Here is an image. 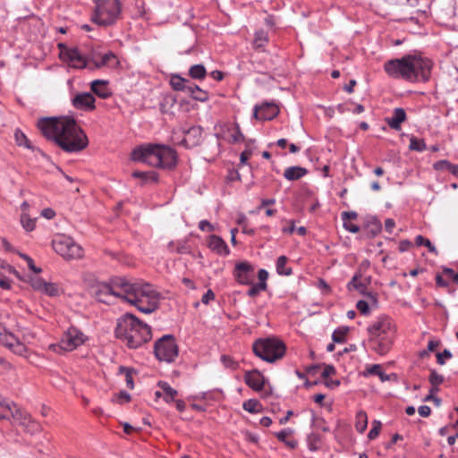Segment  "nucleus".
<instances>
[{
    "instance_id": "nucleus-1",
    "label": "nucleus",
    "mask_w": 458,
    "mask_h": 458,
    "mask_svg": "<svg viewBox=\"0 0 458 458\" xmlns=\"http://www.w3.org/2000/svg\"><path fill=\"white\" fill-rule=\"evenodd\" d=\"M95 294L104 303H108L112 296L123 299L144 313H151L158 307V293L151 284H132L123 277H114L108 283L99 284Z\"/></svg>"
},
{
    "instance_id": "nucleus-2",
    "label": "nucleus",
    "mask_w": 458,
    "mask_h": 458,
    "mask_svg": "<svg viewBox=\"0 0 458 458\" xmlns=\"http://www.w3.org/2000/svg\"><path fill=\"white\" fill-rule=\"evenodd\" d=\"M72 116H43L37 126L42 135L52 140L66 152H79L88 144V138Z\"/></svg>"
},
{
    "instance_id": "nucleus-3",
    "label": "nucleus",
    "mask_w": 458,
    "mask_h": 458,
    "mask_svg": "<svg viewBox=\"0 0 458 458\" xmlns=\"http://www.w3.org/2000/svg\"><path fill=\"white\" fill-rule=\"evenodd\" d=\"M432 62L417 55H407L402 58L391 59L385 63V72L393 78L403 79L411 82L428 81Z\"/></svg>"
},
{
    "instance_id": "nucleus-4",
    "label": "nucleus",
    "mask_w": 458,
    "mask_h": 458,
    "mask_svg": "<svg viewBox=\"0 0 458 458\" xmlns=\"http://www.w3.org/2000/svg\"><path fill=\"white\" fill-rule=\"evenodd\" d=\"M61 49L60 57L63 61L75 69H89V71L102 68H114L119 64L117 56L113 52L101 53L98 48H92L87 55H82L76 47H64Z\"/></svg>"
},
{
    "instance_id": "nucleus-5",
    "label": "nucleus",
    "mask_w": 458,
    "mask_h": 458,
    "mask_svg": "<svg viewBox=\"0 0 458 458\" xmlns=\"http://www.w3.org/2000/svg\"><path fill=\"white\" fill-rule=\"evenodd\" d=\"M114 335L131 349L140 347L152 337L150 327L131 313L117 318Z\"/></svg>"
},
{
    "instance_id": "nucleus-6",
    "label": "nucleus",
    "mask_w": 458,
    "mask_h": 458,
    "mask_svg": "<svg viewBox=\"0 0 458 458\" xmlns=\"http://www.w3.org/2000/svg\"><path fill=\"white\" fill-rule=\"evenodd\" d=\"M131 159L155 167L172 169L176 165L177 155L174 149L165 145L146 144L132 150Z\"/></svg>"
},
{
    "instance_id": "nucleus-7",
    "label": "nucleus",
    "mask_w": 458,
    "mask_h": 458,
    "mask_svg": "<svg viewBox=\"0 0 458 458\" xmlns=\"http://www.w3.org/2000/svg\"><path fill=\"white\" fill-rule=\"evenodd\" d=\"M252 351L259 359L273 363L284 357L285 345L276 337L259 338L254 341Z\"/></svg>"
},
{
    "instance_id": "nucleus-8",
    "label": "nucleus",
    "mask_w": 458,
    "mask_h": 458,
    "mask_svg": "<svg viewBox=\"0 0 458 458\" xmlns=\"http://www.w3.org/2000/svg\"><path fill=\"white\" fill-rule=\"evenodd\" d=\"M120 12L119 0H96L92 21L101 26H109L115 22Z\"/></svg>"
},
{
    "instance_id": "nucleus-9",
    "label": "nucleus",
    "mask_w": 458,
    "mask_h": 458,
    "mask_svg": "<svg viewBox=\"0 0 458 458\" xmlns=\"http://www.w3.org/2000/svg\"><path fill=\"white\" fill-rule=\"evenodd\" d=\"M54 250L64 259H81L83 257V249L72 238L61 234L52 241Z\"/></svg>"
},
{
    "instance_id": "nucleus-10",
    "label": "nucleus",
    "mask_w": 458,
    "mask_h": 458,
    "mask_svg": "<svg viewBox=\"0 0 458 458\" xmlns=\"http://www.w3.org/2000/svg\"><path fill=\"white\" fill-rule=\"evenodd\" d=\"M178 345L173 335L159 338L154 345V353L160 361L173 362L178 356Z\"/></svg>"
},
{
    "instance_id": "nucleus-11",
    "label": "nucleus",
    "mask_w": 458,
    "mask_h": 458,
    "mask_svg": "<svg viewBox=\"0 0 458 458\" xmlns=\"http://www.w3.org/2000/svg\"><path fill=\"white\" fill-rule=\"evenodd\" d=\"M86 339V335L81 330L74 327H71L64 334L59 344L51 345V348H53L55 352H57V349L64 350L65 352H72L83 344Z\"/></svg>"
},
{
    "instance_id": "nucleus-12",
    "label": "nucleus",
    "mask_w": 458,
    "mask_h": 458,
    "mask_svg": "<svg viewBox=\"0 0 458 458\" xmlns=\"http://www.w3.org/2000/svg\"><path fill=\"white\" fill-rule=\"evenodd\" d=\"M369 337L389 335L394 334V325L392 319L385 315L379 316L376 321H374L368 327Z\"/></svg>"
},
{
    "instance_id": "nucleus-13",
    "label": "nucleus",
    "mask_w": 458,
    "mask_h": 458,
    "mask_svg": "<svg viewBox=\"0 0 458 458\" xmlns=\"http://www.w3.org/2000/svg\"><path fill=\"white\" fill-rule=\"evenodd\" d=\"M394 335L369 337L368 342L371 351L379 355H386L392 348Z\"/></svg>"
},
{
    "instance_id": "nucleus-14",
    "label": "nucleus",
    "mask_w": 458,
    "mask_h": 458,
    "mask_svg": "<svg viewBox=\"0 0 458 458\" xmlns=\"http://www.w3.org/2000/svg\"><path fill=\"white\" fill-rule=\"evenodd\" d=\"M254 267L247 261L239 262L235 265L233 276L241 284H252L254 280Z\"/></svg>"
},
{
    "instance_id": "nucleus-15",
    "label": "nucleus",
    "mask_w": 458,
    "mask_h": 458,
    "mask_svg": "<svg viewBox=\"0 0 458 458\" xmlns=\"http://www.w3.org/2000/svg\"><path fill=\"white\" fill-rule=\"evenodd\" d=\"M371 283V277L370 276H362L360 273H356L352 280L348 283L347 288L348 290H356L360 294L368 296L371 299H373L375 301H377L374 294L372 293H368L367 289L368 286Z\"/></svg>"
},
{
    "instance_id": "nucleus-16",
    "label": "nucleus",
    "mask_w": 458,
    "mask_h": 458,
    "mask_svg": "<svg viewBox=\"0 0 458 458\" xmlns=\"http://www.w3.org/2000/svg\"><path fill=\"white\" fill-rule=\"evenodd\" d=\"M202 140V129L199 126H192L184 131V137L179 142L186 148H192L200 144Z\"/></svg>"
},
{
    "instance_id": "nucleus-17",
    "label": "nucleus",
    "mask_w": 458,
    "mask_h": 458,
    "mask_svg": "<svg viewBox=\"0 0 458 458\" xmlns=\"http://www.w3.org/2000/svg\"><path fill=\"white\" fill-rule=\"evenodd\" d=\"M265 380L264 376L258 369L247 371L244 375L246 385L257 392L264 388Z\"/></svg>"
},
{
    "instance_id": "nucleus-18",
    "label": "nucleus",
    "mask_w": 458,
    "mask_h": 458,
    "mask_svg": "<svg viewBox=\"0 0 458 458\" xmlns=\"http://www.w3.org/2000/svg\"><path fill=\"white\" fill-rule=\"evenodd\" d=\"M95 98L90 93H82L77 95L73 100V106L80 110L90 112L94 109Z\"/></svg>"
},
{
    "instance_id": "nucleus-19",
    "label": "nucleus",
    "mask_w": 458,
    "mask_h": 458,
    "mask_svg": "<svg viewBox=\"0 0 458 458\" xmlns=\"http://www.w3.org/2000/svg\"><path fill=\"white\" fill-rule=\"evenodd\" d=\"M208 246L217 255L227 256L230 254V250L225 242L220 236L216 234L208 236Z\"/></svg>"
},
{
    "instance_id": "nucleus-20",
    "label": "nucleus",
    "mask_w": 458,
    "mask_h": 458,
    "mask_svg": "<svg viewBox=\"0 0 458 458\" xmlns=\"http://www.w3.org/2000/svg\"><path fill=\"white\" fill-rule=\"evenodd\" d=\"M11 411L12 417L17 420L20 425L28 427L30 424H33L37 429L39 428V425L32 420L31 416L26 411L16 406L13 407Z\"/></svg>"
},
{
    "instance_id": "nucleus-21",
    "label": "nucleus",
    "mask_w": 458,
    "mask_h": 458,
    "mask_svg": "<svg viewBox=\"0 0 458 458\" xmlns=\"http://www.w3.org/2000/svg\"><path fill=\"white\" fill-rule=\"evenodd\" d=\"M91 90L94 94L101 98H106L111 96V90L108 88V81L103 80H96L91 82Z\"/></svg>"
},
{
    "instance_id": "nucleus-22",
    "label": "nucleus",
    "mask_w": 458,
    "mask_h": 458,
    "mask_svg": "<svg viewBox=\"0 0 458 458\" xmlns=\"http://www.w3.org/2000/svg\"><path fill=\"white\" fill-rule=\"evenodd\" d=\"M308 174V170L301 166H290L284 172V177L288 181H296Z\"/></svg>"
},
{
    "instance_id": "nucleus-23",
    "label": "nucleus",
    "mask_w": 458,
    "mask_h": 458,
    "mask_svg": "<svg viewBox=\"0 0 458 458\" xmlns=\"http://www.w3.org/2000/svg\"><path fill=\"white\" fill-rule=\"evenodd\" d=\"M259 112H267L269 114H279L281 110L274 102H264L254 106L253 114H258Z\"/></svg>"
},
{
    "instance_id": "nucleus-24",
    "label": "nucleus",
    "mask_w": 458,
    "mask_h": 458,
    "mask_svg": "<svg viewBox=\"0 0 458 458\" xmlns=\"http://www.w3.org/2000/svg\"><path fill=\"white\" fill-rule=\"evenodd\" d=\"M14 139H15L16 144L18 146L24 147V148H26L28 149H31L33 151L37 150L39 153L43 154L40 149L34 148V146L31 144L30 140L27 138V136L20 129H16V131L14 132Z\"/></svg>"
},
{
    "instance_id": "nucleus-25",
    "label": "nucleus",
    "mask_w": 458,
    "mask_h": 458,
    "mask_svg": "<svg viewBox=\"0 0 458 458\" xmlns=\"http://www.w3.org/2000/svg\"><path fill=\"white\" fill-rule=\"evenodd\" d=\"M170 84L174 90H182L188 93V88L191 83L179 75H173L170 80Z\"/></svg>"
},
{
    "instance_id": "nucleus-26",
    "label": "nucleus",
    "mask_w": 458,
    "mask_h": 458,
    "mask_svg": "<svg viewBox=\"0 0 458 458\" xmlns=\"http://www.w3.org/2000/svg\"><path fill=\"white\" fill-rule=\"evenodd\" d=\"M131 175L134 178L140 179L143 183L157 182L158 181V174L154 171H134Z\"/></svg>"
},
{
    "instance_id": "nucleus-27",
    "label": "nucleus",
    "mask_w": 458,
    "mask_h": 458,
    "mask_svg": "<svg viewBox=\"0 0 458 458\" xmlns=\"http://www.w3.org/2000/svg\"><path fill=\"white\" fill-rule=\"evenodd\" d=\"M228 138L232 142H239L243 140L244 136L240 130V126L237 123L227 125Z\"/></svg>"
},
{
    "instance_id": "nucleus-28",
    "label": "nucleus",
    "mask_w": 458,
    "mask_h": 458,
    "mask_svg": "<svg viewBox=\"0 0 458 458\" xmlns=\"http://www.w3.org/2000/svg\"><path fill=\"white\" fill-rule=\"evenodd\" d=\"M157 386L163 391V397L166 403H170L174 401V397L177 395V391L170 386V385L164 381H159Z\"/></svg>"
},
{
    "instance_id": "nucleus-29",
    "label": "nucleus",
    "mask_w": 458,
    "mask_h": 458,
    "mask_svg": "<svg viewBox=\"0 0 458 458\" xmlns=\"http://www.w3.org/2000/svg\"><path fill=\"white\" fill-rule=\"evenodd\" d=\"M369 375L378 376L382 382L390 380V377H391L390 375L386 374L382 370V367L379 364H374V365H371L369 368H367L366 371L364 372V376H369Z\"/></svg>"
},
{
    "instance_id": "nucleus-30",
    "label": "nucleus",
    "mask_w": 458,
    "mask_h": 458,
    "mask_svg": "<svg viewBox=\"0 0 458 458\" xmlns=\"http://www.w3.org/2000/svg\"><path fill=\"white\" fill-rule=\"evenodd\" d=\"M188 94H190L194 99L204 102L208 98L207 91L201 89L197 85L191 83V87L188 88Z\"/></svg>"
},
{
    "instance_id": "nucleus-31",
    "label": "nucleus",
    "mask_w": 458,
    "mask_h": 458,
    "mask_svg": "<svg viewBox=\"0 0 458 458\" xmlns=\"http://www.w3.org/2000/svg\"><path fill=\"white\" fill-rule=\"evenodd\" d=\"M337 112L339 113H362L364 112V106L360 104L354 103H344L337 106Z\"/></svg>"
},
{
    "instance_id": "nucleus-32",
    "label": "nucleus",
    "mask_w": 458,
    "mask_h": 458,
    "mask_svg": "<svg viewBox=\"0 0 458 458\" xmlns=\"http://www.w3.org/2000/svg\"><path fill=\"white\" fill-rule=\"evenodd\" d=\"M287 258L285 256H280L276 260V272L282 276H290L293 270L290 267L286 266Z\"/></svg>"
},
{
    "instance_id": "nucleus-33",
    "label": "nucleus",
    "mask_w": 458,
    "mask_h": 458,
    "mask_svg": "<svg viewBox=\"0 0 458 458\" xmlns=\"http://www.w3.org/2000/svg\"><path fill=\"white\" fill-rule=\"evenodd\" d=\"M189 75L195 80H203L207 75V71L204 65L195 64L190 68Z\"/></svg>"
},
{
    "instance_id": "nucleus-34",
    "label": "nucleus",
    "mask_w": 458,
    "mask_h": 458,
    "mask_svg": "<svg viewBox=\"0 0 458 458\" xmlns=\"http://www.w3.org/2000/svg\"><path fill=\"white\" fill-rule=\"evenodd\" d=\"M133 372V369L125 366H120L118 369V373L124 376L126 385L130 389H132L134 387L132 377Z\"/></svg>"
},
{
    "instance_id": "nucleus-35",
    "label": "nucleus",
    "mask_w": 458,
    "mask_h": 458,
    "mask_svg": "<svg viewBox=\"0 0 458 458\" xmlns=\"http://www.w3.org/2000/svg\"><path fill=\"white\" fill-rule=\"evenodd\" d=\"M368 425V417L365 411H360L356 414L355 428L358 432L363 433Z\"/></svg>"
},
{
    "instance_id": "nucleus-36",
    "label": "nucleus",
    "mask_w": 458,
    "mask_h": 458,
    "mask_svg": "<svg viewBox=\"0 0 458 458\" xmlns=\"http://www.w3.org/2000/svg\"><path fill=\"white\" fill-rule=\"evenodd\" d=\"M22 281L29 283L33 290L37 292H40L46 283V281L42 277L38 276V274L35 276H28L27 279H23Z\"/></svg>"
},
{
    "instance_id": "nucleus-37",
    "label": "nucleus",
    "mask_w": 458,
    "mask_h": 458,
    "mask_svg": "<svg viewBox=\"0 0 458 458\" xmlns=\"http://www.w3.org/2000/svg\"><path fill=\"white\" fill-rule=\"evenodd\" d=\"M242 408L250 413H258L261 411L262 405L256 399H249L243 403Z\"/></svg>"
},
{
    "instance_id": "nucleus-38",
    "label": "nucleus",
    "mask_w": 458,
    "mask_h": 458,
    "mask_svg": "<svg viewBox=\"0 0 458 458\" xmlns=\"http://www.w3.org/2000/svg\"><path fill=\"white\" fill-rule=\"evenodd\" d=\"M40 293L50 296V297H55L60 294V289L56 284L54 283H45Z\"/></svg>"
},
{
    "instance_id": "nucleus-39",
    "label": "nucleus",
    "mask_w": 458,
    "mask_h": 458,
    "mask_svg": "<svg viewBox=\"0 0 458 458\" xmlns=\"http://www.w3.org/2000/svg\"><path fill=\"white\" fill-rule=\"evenodd\" d=\"M382 229L381 222L376 218L371 217L368 223H367V230L372 236H376L377 233H380Z\"/></svg>"
},
{
    "instance_id": "nucleus-40",
    "label": "nucleus",
    "mask_w": 458,
    "mask_h": 458,
    "mask_svg": "<svg viewBox=\"0 0 458 458\" xmlns=\"http://www.w3.org/2000/svg\"><path fill=\"white\" fill-rule=\"evenodd\" d=\"M321 443V438L318 434L310 433L307 437V444L308 447L310 451L314 452L319 449Z\"/></svg>"
},
{
    "instance_id": "nucleus-41",
    "label": "nucleus",
    "mask_w": 458,
    "mask_h": 458,
    "mask_svg": "<svg viewBox=\"0 0 458 458\" xmlns=\"http://www.w3.org/2000/svg\"><path fill=\"white\" fill-rule=\"evenodd\" d=\"M11 337L15 341V344H5L14 353L23 355L27 352L25 344L21 343L13 335Z\"/></svg>"
},
{
    "instance_id": "nucleus-42",
    "label": "nucleus",
    "mask_w": 458,
    "mask_h": 458,
    "mask_svg": "<svg viewBox=\"0 0 458 458\" xmlns=\"http://www.w3.org/2000/svg\"><path fill=\"white\" fill-rule=\"evenodd\" d=\"M349 332L348 327H341L335 329L333 332L332 339L334 343H344L345 342V336L347 333Z\"/></svg>"
},
{
    "instance_id": "nucleus-43",
    "label": "nucleus",
    "mask_w": 458,
    "mask_h": 458,
    "mask_svg": "<svg viewBox=\"0 0 458 458\" xmlns=\"http://www.w3.org/2000/svg\"><path fill=\"white\" fill-rule=\"evenodd\" d=\"M409 148L413 151L422 152L427 149V146L423 140L411 136L410 138Z\"/></svg>"
},
{
    "instance_id": "nucleus-44",
    "label": "nucleus",
    "mask_w": 458,
    "mask_h": 458,
    "mask_svg": "<svg viewBox=\"0 0 458 458\" xmlns=\"http://www.w3.org/2000/svg\"><path fill=\"white\" fill-rule=\"evenodd\" d=\"M415 244L417 246H426L429 252L434 253L435 255L438 254L436 247L431 243V242L428 239L424 238L422 235L416 236Z\"/></svg>"
},
{
    "instance_id": "nucleus-45",
    "label": "nucleus",
    "mask_w": 458,
    "mask_h": 458,
    "mask_svg": "<svg viewBox=\"0 0 458 458\" xmlns=\"http://www.w3.org/2000/svg\"><path fill=\"white\" fill-rule=\"evenodd\" d=\"M21 223L27 232H31L35 228L36 219H32L26 213H22L21 216Z\"/></svg>"
},
{
    "instance_id": "nucleus-46",
    "label": "nucleus",
    "mask_w": 458,
    "mask_h": 458,
    "mask_svg": "<svg viewBox=\"0 0 458 458\" xmlns=\"http://www.w3.org/2000/svg\"><path fill=\"white\" fill-rule=\"evenodd\" d=\"M267 40H268L267 34L265 31L260 30V31L256 32L255 38L253 41L254 47L260 48V47H264L266 45V43L267 42Z\"/></svg>"
},
{
    "instance_id": "nucleus-47",
    "label": "nucleus",
    "mask_w": 458,
    "mask_h": 458,
    "mask_svg": "<svg viewBox=\"0 0 458 458\" xmlns=\"http://www.w3.org/2000/svg\"><path fill=\"white\" fill-rule=\"evenodd\" d=\"M407 116H393V118H387L386 122L388 125L394 130L401 129V123L406 120Z\"/></svg>"
},
{
    "instance_id": "nucleus-48",
    "label": "nucleus",
    "mask_w": 458,
    "mask_h": 458,
    "mask_svg": "<svg viewBox=\"0 0 458 458\" xmlns=\"http://www.w3.org/2000/svg\"><path fill=\"white\" fill-rule=\"evenodd\" d=\"M18 254L22 259H24L27 262L28 267L31 271H33L35 274L41 273L42 269L35 266L33 259L29 255L21 252H19Z\"/></svg>"
},
{
    "instance_id": "nucleus-49",
    "label": "nucleus",
    "mask_w": 458,
    "mask_h": 458,
    "mask_svg": "<svg viewBox=\"0 0 458 458\" xmlns=\"http://www.w3.org/2000/svg\"><path fill=\"white\" fill-rule=\"evenodd\" d=\"M221 362L224 364L225 368L231 369L233 370H235L239 368L238 362L228 355H222Z\"/></svg>"
},
{
    "instance_id": "nucleus-50",
    "label": "nucleus",
    "mask_w": 458,
    "mask_h": 458,
    "mask_svg": "<svg viewBox=\"0 0 458 458\" xmlns=\"http://www.w3.org/2000/svg\"><path fill=\"white\" fill-rule=\"evenodd\" d=\"M267 284H252L251 287L248 290L247 294L250 297L257 296L261 291H265L267 289Z\"/></svg>"
},
{
    "instance_id": "nucleus-51",
    "label": "nucleus",
    "mask_w": 458,
    "mask_h": 458,
    "mask_svg": "<svg viewBox=\"0 0 458 458\" xmlns=\"http://www.w3.org/2000/svg\"><path fill=\"white\" fill-rule=\"evenodd\" d=\"M428 381L431 386H439L444 382V377L438 374L435 369H431Z\"/></svg>"
},
{
    "instance_id": "nucleus-52",
    "label": "nucleus",
    "mask_w": 458,
    "mask_h": 458,
    "mask_svg": "<svg viewBox=\"0 0 458 458\" xmlns=\"http://www.w3.org/2000/svg\"><path fill=\"white\" fill-rule=\"evenodd\" d=\"M380 429H381V423L379 421L375 420L373 422L372 428L369 431V434H368L369 439H370V440L375 439L378 436Z\"/></svg>"
},
{
    "instance_id": "nucleus-53",
    "label": "nucleus",
    "mask_w": 458,
    "mask_h": 458,
    "mask_svg": "<svg viewBox=\"0 0 458 458\" xmlns=\"http://www.w3.org/2000/svg\"><path fill=\"white\" fill-rule=\"evenodd\" d=\"M451 166L452 164L447 160H439L433 165L434 169L437 171L447 170L448 172H450Z\"/></svg>"
},
{
    "instance_id": "nucleus-54",
    "label": "nucleus",
    "mask_w": 458,
    "mask_h": 458,
    "mask_svg": "<svg viewBox=\"0 0 458 458\" xmlns=\"http://www.w3.org/2000/svg\"><path fill=\"white\" fill-rule=\"evenodd\" d=\"M357 310L362 314V315H369V303L366 301L360 300L356 303Z\"/></svg>"
},
{
    "instance_id": "nucleus-55",
    "label": "nucleus",
    "mask_w": 458,
    "mask_h": 458,
    "mask_svg": "<svg viewBox=\"0 0 458 458\" xmlns=\"http://www.w3.org/2000/svg\"><path fill=\"white\" fill-rule=\"evenodd\" d=\"M451 357H452V352L449 350L445 349L442 352H438L437 354V361L438 364L444 365L445 364L444 359H450Z\"/></svg>"
},
{
    "instance_id": "nucleus-56",
    "label": "nucleus",
    "mask_w": 458,
    "mask_h": 458,
    "mask_svg": "<svg viewBox=\"0 0 458 458\" xmlns=\"http://www.w3.org/2000/svg\"><path fill=\"white\" fill-rule=\"evenodd\" d=\"M293 433V430L290 428H284L277 433H276V437L280 442L285 443L287 441V437Z\"/></svg>"
},
{
    "instance_id": "nucleus-57",
    "label": "nucleus",
    "mask_w": 458,
    "mask_h": 458,
    "mask_svg": "<svg viewBox=\"0 0 458 458\" xmlns=\"http://www.w3.org/2000/svg\"><path fill=\"white\" fill-rule=\"evenodd\" d=\"M335 369L333 365H325L324 369L321 373V377L326 380L328 377L335 375Z\"/></svg>"
},
{
    "instance_id": "nucleus-58",
    "label": "nucleus",
    "mask_w": 458,
    "mask_h": 458,
    "mask_svg": "<svg viewBox=\"0 0 458 458\" xmlns=\"http://www.w3.org/2000/svg\"><path fill=\"white\" fill-rule=\"evenodd\" d=\"M445 276H446L449 279L453 280L455 284H458V273H456L452 268H445L443 270Z\"/></svg>"
},
{
    "instance_id": "nucleus-59",
    "label": "nucleus",
    "mask_w": 458,
    "mask_h": 458,
    "mask_svg": "<svg viewBox=\"0 0 458 458\" xmlns=\"http://www.w3.org/2000/svg\"><path fill=\"white\" fill-rule=\"evenodd\" d=\"M199 228L201 231L212 232L214 231V225H211L208 220H201L199 223Z\"/></svg>"
},
{
    "instance_id": "nucleus-60",
    "label": "nucleus",
    "mask_w": 458,
    "mask_h": 458,
    "mask_svg": "<svg viewBox=\"0 0 458 458\" xmlns=\"http://www.w3.org/2000/svg\"><path fill=\"white\" fill-rule=\"evenodd\" d=\"M131 401V394L126 391H121L117 394V402L119 403H129Z\"/></svg>"
},
{
    "instance_id": "nucleus-61",
    "label": "nucleus",
    "mask_w": 458,
    "mask_h": 458,
    "mask_svg": "<svg viewBox=\"0 0 458 458\" xmlns=\"http://www.w3.org/2000/svg\"><path fill=\"white\" fill-rule=\"evenodd\" d=\"M344 222V227L353 233H356L360 231V227L357 225H354L351 223L350 221H343Z\"/></svg>"
},
{
    "instance_id": "nucleus-62",
    "label": "nucleus",
    "mask_w": 458,
    "mask_h": 458,
    "mask_svg": "<svg viewBox=\"0 0 458 458\" xmlns=\"http://www.w3.org/2000/svg\"><path fill=\"white\" fill-rule=\"evenodd\" d=\"M215 299V293L214 292L209 289L207 291V293L202 296L201 302L203 304H208L210 301Z\"/></svg>"
},
{
    "instance_id": "nucleus-63",
    "label": "nucleus",
    "mask_w": 458,
    "mask_h": 458,
    "mask_svg": "<svg viewBox=\"0 0 458 458\" xmlns=\"http://www.w3.org/2000/svg\"><path fill=\"white\" fill-rule=\"evenodd\" d=\"M343 221H350L357 218V213L354 211H344L341 215Z\"/></svg>"
},
{
    "instance_id": "nucleus-64",
    "label": "nucleus",
    "mask_w": 458,
    "mask_h": 458,
    "mask_svg": "<svg viewBox=\"0 0 458 458\" xmlns=\"http://www.w3.org/2000/svg\"><path fill=\"white\" fill-rule=\"evenodd\" d=\"M251 154H252V151L250 148H246L245 150H243L240 156L241 164L245 165L247 163V160L251 156Z\"/></svg>"
}]
</instances>
